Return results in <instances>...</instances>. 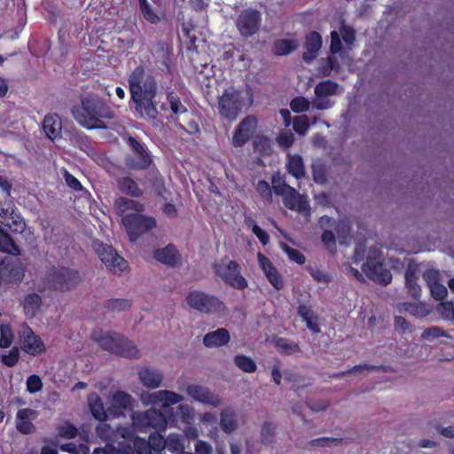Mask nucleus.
Returning <instances> with one entry per match:
<instances>
[{
	"label": "nucleus",
	"mask_w": 454,
	"mask_h": 454,
	"mask_svg": "<svg viewBox=\"0 0 454 454\" xmlns=\"http://www.w3.org/2000/svg\"><path fill=\"white\" fill-rule=\"evenodd\" d=\"M128 82L137 114L145 120L155 121L158 116L155 102L158 85L155 77L143 66H138L129 75Z\"/></svg>",
	"instance_id": "1"
},
{
	"label": "nucleus",
	"mask_w": 454,
	"mask_h": 454,
	"mask_svg": "<svg viewBox=\"0 0 454 454\" xmlns=\"http://www.w3.org/2000/svg\"><path fill=\"white\" fill-rule=\"evenodd\" d=\"M72 114L81 126L89 129L104 128L101 118L109 117L105 105L93 97L82 98L81 106L72 108Z\"/></svg>",
	"instance_id": "2"
},
{
	"label": "nucleus",
	"mask_w": 454,
	"mask_h": 454,
	"mask_svg": "<svg viewBox=\"0 0 454 454\" xmlns=\"http://www.w3.org/2000/svg\"><path fill=\"white\" fill-rule=\"evenodd\" d=\"M185 301L189 308L203 314L223 316L226 312V307L222 301L200 290L189 292Z\"/></svg>",
	"instance_id": "3"
},
{
	"label": "nucleus",
	"mask_w": 454,
	"mask_h": 454,
	"mask_svg": "<svg viewBox=\"0 0 454 454\" xmlns=\"http://www.w3.org/2000/svg\"><path fill=\"white\" fill-rule=\"evenodd\" d=\"M246 106L242 92L234 87L225 89L218 98V109L221 116L231 121L238 118Z\"/></svg>",
	"instance_id": "4"
},
{
	"label": "nucleus",
	"mask_w": 454,
	"mask_h": 454,
	"mask_svg": "<svg viewBox=\"0 0 454 454\" xmlns=\"http://www.w3.org/2000/svg\"><path fill=\"white\" fill-rule=\"evenodd\" d=\"M363 271L370 279L381 285L386 286L392 280L390 271L382 266L381 254L377 248L370 251L366 262L363 265Z\"/></svg>",
	"instance_id": "5"
},
{
	"label": "nucleus",
	"mask_w": 454,
	"mask_h": 454,
	"mask_svg": "<svg viewBox=\"0 0 454 454\" xmlns=\"http://www.w3.org/2000/svg\"><path fill=\"white\" fill-rule=\"evenodd\" d=\"M93 247L101 262L112 272L119 274L128 268V262L117 254L113 247L96 241Z\"/></svg>",
	"instance_id": "6"
},
{
	"label": "nucleus",
	"mask_w": 454,
	"mask_h": 454,
	"mask_svg": "<svg viewBox=\"0 0 454 454\" xmlns=\"http://www.w3.org/2000/svg\"><path fill=\"white\" fill-rule=\"evenodd\" d=\"M261 22V12L256 9L247 8L238 15L235 24L241 36L249 38L259 31Z\"/></svg>",
	"instance_id": "7"
},
{
	"label": "nucleus",
	"mask_w": 454,
	"mask_h": 454,
	"mask_svg": "<svg viewBox=\"0 0 454 454\" xmlns=\"http://www.w3.org/2000/svg\"><path fill=\"white\" fill-rule=\"evenodd\" d=\"M274 189L276 193L283 197L286 207L304 215L309 213L307 198L299 194L295 189L286 184L277 186Z\"/></svg>",
	"instance_id": "8"
},
{
	"label": "nucleus",
	"mask_w": 454,
	"mask_h": 454,
	"mask_svg": "<svg viewBox=\"0 0 454 454\" xmlns=\"http://www.w3.org/2000/svg\"><path fill=\"white\" fill-rule=\"evenodd\" d=\"M133 425L138 427H150L154 429H165L167 420L163 413L154 408L145 412H135L132 415Z\"/></svg>",
	"instance_id": "9"
},
{
	"label": "nucleus",
	"mask_w": 454,
	"mask_h": 454,
	"mask_svg": "<svg viewBox=\"0 0 454 454\" xmlns=\"http://www.w3.org/2000/svg\"><path fill=\"white\" fill-rule=\"evenodd\" d=\"M20 346L26 353L36 356L45 351L41 337L27 325H23L19 332Z\"/></svg>",
	"instance_id": "10"
},
{
	"label": "nucleus",
	"mask_w": 454,
	"mask_h": 454,
	"mask_svg": "<svg viewBox=\"0 0 454 454\" xmlns=\"http://www.w3.org/2000/svg\"><path fill=\"white\" fill-rule=\"evenodd\" d=\"M79 276L75 270L61 268L53 270L48 277V281L55 289L68 290L79 283Z\"/></svg>",
	"instance_id": "11"
},
{
	"label": "nucleus",
	"mask_w": 454,
	"mask_h": 454,
	"mask_svg": "<svg viewBox=\"0 0 454 454\" xmlns=\"http://www.w3.org/2000/svg\"><path fill=\"white\" fill-rule=\"evenodd\" d=\"M186 393L192 399L206 406L216 408L223 403L219 395L200 385L189 384L186 387Z\"/></svg>",
	"instance_id": "12"
},
{
	"label": "nucleus",
	"mask_w": 454,
	"mask_h": 454,
	"mask_svg": "<svg viewBox=\"0 0 454 454\" xmlns=\"http://www.w3.org/2000/svg\"><path fill=\"white\" fill-rule=\"evenodd\" d=\"M217 274L229 285L239 289L247 286V281L240 275L239 266L235 261H229L226 263L216 267Z\"/></svg>",
	"instance_id": "13"
},
{
	"label": "nucleus",
	"mask_w": 454,
	"mask_h": 454,
	"mask_svg": "<svg viewBox=\"0 0 454 454\" xmlns=\"http://www.w3.org/2000/svg\"><path fill=\"white\" fill-rule=\"evenodd\" d=\"M129 225H123L129 240L135 242L142 234L156 227V220L152 216L135 214Z\"/></svg>",
	"instance_id": "14"
},
{
	"label": "nucleus",
	"mask_w": 454,
	"mask_h": 454,
	"mask_svg": "<svg viewBox=\"0 0 454 454\" xmlns=\"http://www.w3.org/2000/svg\"><path fill=\"white\" fill-rule=\"evenodd\" d=\"M142 402L146 405H160L162 407H168L181 403L184 397L174 391L160 390L153 393H148L141 396Z\"/></svg>",
	"instance_id": "15"
},
{
	"label": "nucleus",
	"mask_w": 454,
	"mask_h": 454,
	"mask_svg": "<svg viewBox=\"0 0 454 454\" xmlns=\"http://www.w3.org/2000/svg\"><path fill=\"white\" fill-rule=\"evenodd\" d=\"M257 127V119L248 115L245 117L236 127L232 136V145L235 147L245 145L254 135Z\"/></svg>",
	"instance_id": "16"
},
{
	"label": "nucleus",
	"mask_w": 454,
	"mask_h": 454,
	"mask_svg": "<svg viewBox=\"0 0 454 454\" xmlns=\"http://www.w3.org/2000/svg\"><path fill=\"white\" fill-rule=\"evenodd\" d=\"M341 92L339 85L332 81L319 82L315 87L316 99L314 106L320 110L327 109L332 106V103L327 97L337 95Z\"/></svg>",
	"instance_id": "17"
},
{
	"label": "nucleus",
	"mask_w": 454,
	"mask_h": 454,
	"mask_svg": "<svg viewBox=\"0 0 454 454\" xmlns=\"http://www.w3.org/2000/svg\"><path fill=\"white\" fill-rule=\"evenodd\" d=\"M114 209L121 217L123 225H129L130 220L135 214H138L144 210V206L133 200L120 197L114 202Z\"/></svg>",
	"instance_id": "18"
},
{
	"label": "nucleus",
	"mask_w": 454,
	"mask_h": 454,
	"mask_svg": "<svg viewBox=\"0 0 454 454\" xmlns=\"http://www.w3.org/2000/svg\"><path fill=\"white\" fill-rule=\"evenodd\" d=\"M340 35H341L343 42L349 49H351V45L354 43L356 39L355 30L353 27L341 22L339 32L336 30L331 32L330 49L332 53L341 52L342 46Z\"/></svg>",
	"instance_id": "19"
},
{
	"label": "nucleus",
	"mask_w": 454,
	"mask_h": 454,
	"mask_svg": "<svg viewBox=\"0 0 454 454\" xmlns=\"http://www.w3.org/2000/svg\"><path fill=\"white\" fill-rule=\"evenodd\" d=\"M150 443L154 444L159 450L167 448L173 453H181L184 450V437L180 434H170L167 439L160 435L151 436Z\"/></svg>",
	"instance_id": "20"
},
{
	"label": "nucleus",
	"mask_w": 454,
	"mask_h": 454,
	"mask_svg": "<svg viewBox=\"0 0 454 454\" xmlns=\"http://www.w3.org/2000/svg\"><path fill=\"white\" fill-rule=\"evenodd\" d=\"M91 337L103 349L115 354L121 336L115 333L99 330L95 331Z\"/></svg>",
	"instance_id": "21"
},
{
	"label": "nucleus",
	"mask_w": 454,
	"mask_h": 454,
	"mask_svg": "<svg viewBox=\"0 0 454 454\" xmlns=\"http://www.w3.org/2000/svg\"><path fill=\"white\" fill-rule=\"evenodd\" d=\"M420 273L419 264L409 261L407 262V269L405 271V286L408 289L411 296L418 298L420 296L421 289L417 284L418 276Z\"/></svg>",
	"instance_id": "22"
},
{
	"label": "nucleus",
	"mask_w": 454,
	"mask_h": 454,
	"mask_svg": "<svg viewBox=\"0 0 454 454\" xmlns=\"http://www.w3.org/2000/svg\"><path fill=\"white\" fill-rule=\"evenodd\" d=\"M137 375L141 383L148 388L160 387L163 380V373L155 368L142 367L138 370Z\"/></svg>",
	"instance_id": "23"
},
{
	"label": "nucleus",
	"mask_w": 454,
	"mask_h": 454,
	"mask_svg": "<svg viewBox=\"0 0 454 454\" xmlns=\"http://www.w3.org/2000/svg\"><path fill=\"white\" fill-rule=\"evenodd\" d=\"M258 263L261 269L263 270L265 276L267 277L269 282L278 290H280L283 287V281L277 269L274 267L272 262L270 261L268 257L263 255L261 253L257 254Z\"/></svg>",
	"instance_id": "24"
},
{
	"label": "nucleus",
	"mask_w": 454,
	"mask_h": 454,
	"mask_svg": "<svg viewBox=\"0 0 454 454\" xmlns=\"http://www.w3.org/2000/svg\"><path fill=\"white\" fill-rule=\"evenodd\" d=\"M37 417V412L35 410L24 408L17 412L16 416V428L19 432L27 434L34 431V425L32 421Z\"/></svg>",
	"instance_id": "25"
},
{
	"label": "nucleus",
	"mask_w": 454,
	"mask_h": 454,
	"mask_svg": "<svg viewBox=\"0 0 454 454\" xmlns=\"http://www.w3.org/2000/svg\"><path fill=\"white\" fill-rule=\"evenodd\" d=\"M220 427L226 434H231L236 431L239 427V420L236 410L228 406L223 409L219 414Z\"/></svg>",
	"instance_id": "26"
},
{
	"label": "nucleus",
	"mask_w": 454,
	"mask_h": 454,
	"mask_svg": "<svg viewBox=\"0 0 454 454\" xmlns=\"http://www.w3.org/2000/svg\"><path fill=\"white\" fill-rule=\"evenodd\" d=\"M230 340L231 336L228 330L225 328H218L204 335L203 344L209 348H219L227 345Z\"/></svg>",
	"instance_id": "27"
},
{
	"label": "nucleus",
	"mask_w": 454,
	"mask_h": 454,
	"mask_svg": "<svg viewBox=\"0 0 454 454\" xmlns=\"http://www.w3.org/2000/svg\"><path fill=\"white\" fill-rule=\"evenodd\" d=\"M160 0H139V7L144 18L152 24L160 21Z\"/></svg>",
	"instance_id": "28"
},
{
	"label": "nucleus",
	"mask_w": 454,
	"mask_h": 454,
	"mask_svg": "<svg viewBox=\"0 0 454 454\" xmlns=\"http://www.w3.org/2000/svg\"><path fill=\"white\" fill-rule=\"evenodd\" d=\"M132 400V396L123 391L115 392L110 400L109 413L113 416H118L123 410L131 405Z\"/></svg>",
	"instance_id": "29"
},
{
	"label": "nucleus",
	"mask_w": 454,
	"mask_h": 454,
	"mask_svg": "<svg viewBox=\"0 0 454 454\" xmlns=\"http://www.w3.org/2000/svg\"><path fill=\"white\" fill-rule=\"evenodd\" d=\"M399 313H407L414 317L422 318L430 312V308L424 302H400L396 305Z\"/></svg>",
	"instance_id": "30"
},
{
	"label": "nucleus",
	"mask_w": 454,
	"mask_h": 454,
	"mask_svg": "<svg viewBox=\"0 0 454 454\" xmlns=\"http://www.w3.org/2000/svg\"><path fill=\"white\" fill-rule=\"evenodd\" d=\"M43 131L52 141L61 137L62 124L57 114H47L43 122Z\"/></svg>",
	"instance_id": "31"
},
{
	"label": "nucleus",
	"mask_w": 454,
	"mask_h": 454,
	"mask_svg": "<svg viewBox=\"0 0 454 454\" xmlns=\"http://www.w3.org/2000/svg\"><path fill=\"white\" fill-rule=\"evenodd\" d=\"M88 404L92 416L96 419L106 421L108 419L109 408L107 410L105 408L103 401L98 394L92 393L89 395Z\"/></svg>",
	"instance_id": "32"
},
{
	"label": "nucleus",
	"mask_w": 454,
	"mask_h": 454,
	"mask_svg": "<svg viewBox=\"0 0 454 454\" xmlns=\"http://www.w3.org/2000/svg\"><path fill=\"white\" fill-rule=\"evenodd\" d=\"M298 314L303 319V321H305L307 327L314 333H319L320 328L317 324V317L314 311L311 309L310 306L301 302L300 300H298Z\"/></svg>",
	"instance_id": "33"
},
{
	"label": "nucleus",
	"mask_w": 454,
	"mask_h": 454,
	"mask_svg": "<svg viewBox=\"0 0 454 454\" xmlns=\"http://www.w3.org/2000/svg\"><path fill=\"white\" fill-rule=\"evenodd\" d=\"M322 46V38L317 32H312L306 37L305 48L306 52L303 53V59L309 61L315 58V54Z\"/></svg>",
	"instance_id": "34"
},
{
	"label": "nucleus",
	"mask_w": 454,
	"mask_h": 454,
	"mask_svg": "<svg viewBox=\"0 0 454 454\" xmlns=\"http://www.w3.org/2000/svg\"><path fill=\"white\" fill-rule=\"evenodd\" d=\"M155 258L165 264L174 266L180 261V255L174 246L168 245L154 253Z\"/></svg>",
	"instance_id": "35"
},
{
	"label": "nucleus",
	"mask_w": 454,
	"mask_h": 454,
	"mask_svg": "<svg viewBox=\"0 0 454 454\" xmlns=\"http://www.w3.org/2000/svg\"><path fill=\"white\" fill-rule=\"evenodd\" d=\"M42 300L40 295L31 293L26 295L22 302L23 309L27 317H34L40 309Z\"/></svg>",
	"instance_id": "36"
},
{
	"label": "nucleus",
	"mask_w": 454,
	"mask_h": 454,
	"mask_svg": "<svg viewBox=\"0 0 454 454\" xmlns=\"http://www.w3.org/2000/svg\"><path fill=\"white\" fill-rule=\"evenodd\" d=\"M9 218L13 219V223L17 225L15 231H22L25 227V223L20 220L17 221L16 215L14 214L13 207L10 202H0V220L3 222H6L7 225H10L8 220Z\"/></svg>",
	"instance_id": "37"
},
{
	"label": "nucleus",
	"mask_w": 454,
	"mask_h": 454,
	"mask_svg": "<svg viewBox=\"0 0 454 454\" xmlns=\"http://www.w3.org/2000/svg\"><path fill=\"white\" fill-rule=\"evenodd\" d=\"M118 188L124 193L133 197H139L142 195L141 189L137 186V183L129 176L120 177L117 180Z\"/></svg>",
	"instance_id": "38"
},
{
	"label": "nucleus",
	"mask_w": 454,
	"mask_h": 454,
	"mask_svg": "<svg viewBox=\"0 0 454 454\" xmlns=\"http://www.w3.org/2000/svg\"><path fill=\"white\" fill-rule=\"evenodd\" d=\"M115 354L129 358H137L139 356V351L137 347L122 336L121 337Z\"/></svg>",
	"instance_id": "39"
},
{
	"label": "nucleus",
	"mask_w": 454,
	"mask_h": 454,
	"mask_svg": "<svg viewBox=\"0 0 454 454\" xmlns=\"http://www.w3.org/2000/svg\"><path fill=\"white\" fill-rule=\"evenodd\" d=\"M288 172L299 179L305 174L302 158L299 155H289L287 161Z\"/></svg>",
	"instance_id": "40"
},
{
	"label": "nucleus",
	"mask_w": 454,
	"mask_h": 454,
	"mask_svg": "<svg viewBox=\"0 0 454 454\" xmlns=\"http://www.w3.org/2000/svg\"><path fill=\"white\" fill-rule=\"evenodd\" d=\"M299 42L296 39H281L274 43V52L277 55H286L296 50Z\"/></svg>",
	"instance_id": "41"
},
{
	"label": "nucleus",
	"mask_w": 454,
	"mask_h": 454,
	"mask_svg": "<svg viewBox=\"0 0 454 454\" xmlns=\"http://www.w3.org/2000/svg\"><path fill=\"white\" fill-rule=\"evenodd\" d=\"M129 145L132 146L134 151L140 157V160L138 163H136V164L129 163V165L134 168H144L147 167L150 163V159L146 155L144 147L137 140H135L132 137H130L129 139Z\"/></svg>",
	"instance_id": "42"
},
{
	"label": "nucleus",
	"mask_w": 454,
	"mask_h": 454,
	"mask_svg": "<svg viewBox=\"0 0 454 454\" xmlns=\"http://www.w3.org/2000/svg\"><path fill=\"white\" fill-rule=\"evenodd\" d=\"M235 365L247 373L254 372L257 369L256 363L253 358L245 355H237L234 356Z\"/></svg>",
	"instance_id": "43"
},
{
	"label": "nucleus",
	"mask_w": 454,
	"mask_h": 454,
	"mask_svg": "<svg viewBox=\"0 0 454 454\" xmlns=\"http://www.w3.org/2000/svg\"><path fill=\"white\" fill-rule=\"evenodd\" d=\"M275 347L278 352L284 355H293L300 351L299 346L286 339H278L275 341Z\"/></svg>",
	"instance_id": "44"
},
{
	"label": "nucleus",
	"mask_w": 454,
	"mask_h": 454,
	"mask_svg": "<svg viewBox=\"0 0 454 454\" xmlns=\"http://www.w3.org/2000/svg\"><path fill=\"white\" fill-rule=\"evenodd\" d=\"M0 251L8 254H17L19 252L18 247L15 246L10 236L0 230Z\"/></svg>",
	"instance_id": "45"
},
{
	"label": "nucleus",
	"mask_w": 454,
	"mask_h": 454,
	"mask_svg": "<svg viewBox=\"0 0 454 454\" xmlns=\"http://www.w3.org/2000/svg\"><path fill=\"white\" fill-rule=\"evenodd\" d=\"M177 413L182 422L191 425L194 419V410L188 404H180L177 408Z\"/></svg>",
	"instance_id": "46"
},
{
	"label": "nucleus",
	"mask_w": 454,
	"mask_h": 454,
	"mask_svg": "<svg viewBox=\"0 0 454 454\" xmlns=\"http://www.w3.org/2000/svg\"><path fill=\"white\" fill-rule=\"evenodd\" d=\"M0 348H9L13 340V333L11 327L8 325H3L0 329Z\"/></svg>",
	"instance_id": "47"
},
{
	"label": "nucleus",
	"mask_w": 454,
	"mask_h": 454,
	"mask_svg": "<svg viewBox=\"0 0 454 454\" xmlns=\"http://www.w3.org/2000/svg\"><path fill=\"white\" fill-rule=\"evenodd\" d=\"M280 247L291 261H294L298 264H303L305 262L304 255L297 249H294L284 243H281Z\"/></svg>",
	"instance_id": "48"
},
{
	"label": "nucleus",
	"mask_w": 454,
	"mask_h": 454,
	"mask_svg": "<svg viewBox=\"0 0 454 454\" xmlns=\"http://www.w3.org/2000/svg\"><path fill=\"white\" fill-rule=\"evenodd\" d=\"M27 390L30 394H35L42 390L43 382L38 375L33 374L27 379Z\"/></svg>",
	"instance_id": "49"
},
{
	"label": "nucleus",
	"mask_w": 454,
	"mask_h": 454,
	"mask_svg": "<svg viewBox=\"0 0 454 454\" xmlns=\"http://www.w3.org/2000/svg\"><path fill=\"white\" fill-rule=\"evenodd\" d=\"M394 327L402 333H411L413 331L412 325L401 316H395L394 318Z\"/></svg>",
	"instance_id": "50"
},
{
	"label": "nucleus",
	"mask_w": 454,
	"mask_h": 454,
	"mask_svg": "<svg viewBox=\"0 0 454 454\" xmlns=\"http://www.w3.org/2000/svg\"><path fill=\"white\" fill-rule=\"evenodd\" d=\"M294 129L300 135H304L309 129V117L300 115L294 119Z\"/></svg>",
	"instance_id": "51"
},
{
	"label": "nucleus",
	"mask_w": 454,
	"mask_h": 454,
	"mask_svg": "<svg viewBox=\"0 0 454 454\" xmlns=\"http://www.w3.org/2000/svg\"><path fill=\"white\" fill-rule=\"evenodd\" d=\"M133 448L136 454H152L150 443L145 439L135 438L133 440Z\"/></svg>",
	"instance_id": "52"
},
{
	"label": "nucleus",
	"mask_w": 454,
	"mask_h": 454,
	"mask_svg": "<svg viewBox=\"0 0 454 454\" xmlns=\"http://www.w3.org/2000/svg\"><path fill=\"white\" fill-rule=\"evenodd\" d=\"M290 107L295 113H301L309 109V102L303 97H297L291 101Z\"/></svg>",
	"instance_id": "53"
},
{
	"label": "nucleus",
	"mask_w": 454,
	"mask_h": 454,
	"mask_svg": "<svg viewBox=\"0 0 454 454\" xmlns=\"http://www.w3.org/2000/svg\"><path fill=\"white\" fill-rule=\"evenodd\" d=\"M168 100L169 102L171 111L175 114H180L186 112V107L181 103L179 98L173 93L168 94Z\"/></svg>",
	"instance_id": "54"
},
{
	"label": "nucleus",
	"mask_w": 454,
	"mask_h": 454,
	"mask_svg": "<svg viewBox=\"0 0 454 454\" xmlns=\"http://www.w3.org/2000/svg\"><path fill=\"white\" fill-rule=\"evenodd\" d=\"M340 244H346L350 227L345 221L340 222L335 228Z\"/></svg>",
	"instance_id": "55"
},
{
	"label": "nucleus",
	"mask_w": 454,
	"mask_h": 454,
	"mask_svg": "<svg viewBox=\"0 0 454 454\" xmlns=\"http://www.w3.org/2000/svg\"><path fill=\"white\" fill-rule=\"evenodd\" d=\"M437 310L442 318L447 320L454 319V307L450 302H442L438 305Z\"/></svg>",
	"instance_id": "56"
},
{
	"label": "nucleus",
	"mask_w": 454,
	"mask_h": 454,
	"mask_svg": "<svg viewBox=\"0 0 454 454\" xmlns=\"http://www.w3.org/2000/svg\"><path fill=\"white\" fill-rule=\"evenodd\" d=\"M441 273L436 270H427L423 272V278L426 281L427 286H431L440 282Z\"/></svg>",
	"instance_id": "57"
},
{
	"label": "nucleus",
	"mask_w": 454,
	"mask_h": 454,
	"mask_svg": "<svg viewBox=\"0 0 454 454\" xmlns=\"http://www.w3.org/2000/svg\"><path fill=\"white\" fill-rule=\"evenodd\" d=\"M341 442L340 438L322 437L311 441V445L317 447L337 446Z\"/></svg>",
	"instance_id": "58"
},
{
	"label": "nucleus",
	"mask_w": 454,
	"mask_h": 454,
	"mask_svg": "<svg viewBox=\"0 0 454 454\" xmlns=\"http://www.w3.org/2000/svg\"><path fill=\"white\" fill-rule=\"evenodd\" d=\"M59 434L61 437L73 439L78 434V429L71 424H64L59 427Z\"/></svg>",
	"instance_id": "59"
},
{
	"label": "nucleus",
	"mask_w": 454,
	"mask_h": 454,
	"mask_svg": "<svg viewBox=\"0 0 454 454\" xmlns=\"http://www.w3.org/2000/svg\"><path fill=\"white\" fill-rule=\"evenodd\" d=\"M429 289L431 292V295L435 300H440V301L443 300L448 294V291H447V288L445 287V286L440 282L429 286Z\"/></svg>",
	"instance_id": "60"
},
{
	"label": "nucleus",
	"mask_w": 454,
	"mask_h": 454,
	"mask_svg": "<svg viewBox=\"0 0 454 454\" xmlns=\"http://www.w3.org/2000/svg\"><path fill=\"white\" fill-rule=\"evenodd\" d=\"M257 192L266 200L270 201L272 193L270 184L266 181H260L256 184Z\"/></svg>",
	"instance_id": "61"
},
{
	"label": "nucleus",
	"mask_w": 454,
	"mask_h": 454,
	"mask_svg": "<svg viewBox=\"0 0 454 454\" xmlns=\"http://www.w3.org/2000/svg\"><path fill=\"white\" fill-rule=\"evenodd\" d=\"M194 451L195 454H212L213 447L206 441L198 440L194 444Z\"/></svg>",
	"instance_id": "62"
},
{
	"label": "nucleus",
	"mask_w": 454,
	"mask_h": 454,
	"mask_svg": "<svg viewBox=\"0 0 454 454\" xmlns=\"http://www.w3.org/2000/svg\"><path fill=\"white\" fill-rule=\"evenodd\" d=\"M18 360L19 350L17 348L11 349L7 355L2 356V362L9 367L15 365Z\"/></svg>",
	"instance_id": "63"
},
{
	"label": "nucleus",
	"mask_w": 454,
	"mask_h": 454,
	"mask_svg": "<svg viewBox=\"0 0 454 454\" xmlns=\"http://www.w3.org/2000/svg\"><path fill=\"white\" fill-rule=\"evenodd\" d=\"M277 140L281 146L288 148L294 143V135L291 131H282Z\"/></svg>",
	"instance_id": "64"
}]
</instances>
